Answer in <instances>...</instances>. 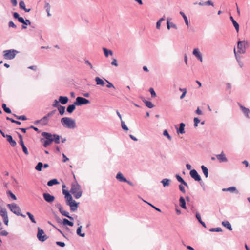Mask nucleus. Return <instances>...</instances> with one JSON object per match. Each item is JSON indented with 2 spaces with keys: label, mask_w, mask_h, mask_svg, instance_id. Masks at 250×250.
<instances>
[{
  "label": "nucleus",
  "mask_w": 250,
  "mask_h": 250,
  "mask_svg": "<svg viewBox=\"0 0 250 250\" xmlns=\"http://www.w3.org/2000/svg\"><path fill=\"white\" fill-rule=\"evenodd\" d=\"M70 192L76 199H79L82 196V190L81 187L76 181L72 183Z\"/></svg>",
  "instance_id": "nucleus-1"
},
{
  "label": "nucleus",
  "mask_w": 250,
  "mask_h": 250,
  "mask_svg": "<svg viewBox=\"0 0 250 250\" xmlns=\"http://www.w3.org/2000/svg\"><path fill=\"white\" fill-rule=\"evenodd\" d=\"M61 122L63 127L67 128L74 129L76 127L75 120L69 117H63L62 118Z\"/></svg>",
  "instance_id": "nucleus-2"
},
{
  "label": "nucleus",
  "mask_w": 250,
  "mask_h": 250,
  "mask_svg": "<svg viewBox=\"0 0 250 250\" xmlns=\"http://www.w3.org/2000/svg\"><path fill=\"white\" fill-rule=\"evenodd\" d=\"M247 42H245L239 41L237 44V52H236L235 48L234 49V52L237 60H238L237 53L243 54L245 52V45Z\"/></svg>",
  "instance_id": "nucleus-3"
},
{
  "label": "nucleus",
  "mask_w": 250,
  "mask_h": 250,
  "mask_svg": "<svg viewBox=\"0 0 250 250\" xmlns=\"http://www.w3.org/2000/svg\"><path fill=\"white\" fill-rule=\"evenodd\" d=\"M7 206L9 207L10 210L14 214L17 215L21 216L23 217H25L24 215H23L21 213V210L20 207L16 204H9L7 205Z\"/></svg>",
  "instance_id": "nucleus-4"
},
{
  "label": "nucleus",
  "mask_w": 250,
  "mask_h": 250,
  "mask_svg": "<svg viewBox=\"0 0 250 250\" xmlns=\"http://www.w3.org/2000/svg\"><path fill=\"white\" fill-rule=\"evenodd\" d=\"M42 135L45 138V140L43 141V146L47 147L52 142V134L47 132H43Z\"/></svg>",
  "instance_id": "nucleus-5"
},
{
  "label": "nucleus",
  "mask_w": 250,
  "mask_h": 250,
  "mask_svg": "<svg viewBox=\"0 0 250 250\" xmlns=\"http://www.w3.org/2000/svg\"><path fill=\"white\" fill-rule=\"evenodd\" d=\"M17 52L15 50H5L3 52V57L5 59L11 60L14 58L16 53Z\"/></svg>",
  "instance_id": "nucleus-6"
},
{
  "label": "nucleus",
  "mask_w": 250,
  "mask_h": 250,
  "mask_svg": "<svg viewBox=\"0 0 250 250\" xmlns=\"http://www.w3.org/2000/svg\"><path fill=\"white\" fill-rule=\"evenodd\" d=\"M37 237L38 240L41 242H44L48 238V237L45 234L44 231L39 227L38 228Z\"/></svg>",
  "instance_id": "nucleus-7"
},
{
  "label": "nucleus",
  "mask_w": 250,
  "mask_h": 250,
  "mask_svg": "<svg viewBox=\"0 0 250 250\" xmlns=\"http://www.w3.org/2000/svg\"><path fill=\"white\" fill-rule=\"evenodd\" d=\"M90 103L89 101L84 98L81 97H78L76 99L74 104L76 105H81L83 104H86Z\"/></svg>",
  "instance_id": "nucleus-8"
},
{
  "label": "nucleus",
  "mask_w": 250,
  "mask_h": 250,
  "mask_svg": "<svg viewBox=\"0 0 250 250\" xmlns=\"http://www.w3.org/2000/svg\"><path fill=\"white\" fill-rule=\"evenodd\" d=\"M66 201L67 204L70 206V209L72 211H75L77 210L78 207V204L76 203L75 200H73L72 197H71L70 200L67 199Z\"/></svg>",
  "instance_id": "nucleus-9"
},
{
  "label": "nucleus",
  "mask_w": 250,
  "mask_h": 250,
  "mask_svg": "<svg viewBox=\"0 0 250 250\" xmlns=\"http://www.w3.org/2000/svg\"><path fill=\"white\" fill-rule=\"evenodd\" d=\"M190 175L196 181H200L201 180L200 175L195 169H192L190 171Z\"/></svg>",
  "instance_id": "nucleus-10"
},
{
  "label": "nucleus",
  "mask_w": 250,
  "mask_h": 250,
  "mask_svg": "<svg viewBox=\"0 0 250 250\" xmlns=\"http://www.w3.org/2000/svg\"><path fill=\"white\" fill-rule=\"evenodd\" d=\"M43 197L44 200L48 203H52L55 200V197L48 193H43Z\"/></svg>",
  "instance_id": "nucleus-11"
},
{
  "label": "nucleus",
  "mask_w": 250,
  "mask_h": 250,
  "mask_svg": "<svg viewBox=\"0 0 250 250\" xmlns=\"http://www.w3.org/2000/svg\"><path fill=\"white\" fill-rule=\"evenodd\" d=\"M49 122V119L47 117H43L41 119L37 120L35 122V124H40L42 125H46Z\"/></svg>",
  "instance_id": "nucleus-12"
},
{
  "label": "nucleus",
  "mask_w": 250,
  "mask_h": 250,
  "mask_svg": "<svg viewBox=\"0 0 250 250\" xmlns=\"http://www.w3.org/2000/svg\"><path fill=\"white\" fill-rule=\"evenodd\" d=\"M60 213L63 216L69 218L71 220H73V218L69 215V212L64 210L63 207L60 206L59 208Z\"/></svg>",
  "instance_id": "nucleus-13"
},
{
  "label": "nucleus",
  "mask_w": 250,
  "mask_h": 250,
  "mask_svg": "<svg viewBox=\"0 0 250 250\" xmlns=\"http://www.w3.org/2000/svg\"><path fill=\"white\" fill-rule=\"evenodd\" d=\"M193 54L201 61V62H202V56L198 48H195L193 50Z\"/></svg>",
  "instance_id": "nucleus-14"
},
{
  "label": "nucleus",
  "mask_w": 250,
  "mask_h": 250,
  "mask_svg": "<svg viewBox=\"0 0 250 250\" xmlns=\"http://www.w3.org/2000/svg\"><path fill=\"white\" fill-rule=\"evenodd\" d=\"M116 178L120 181L125 182L127 183H129V181H127L126 178L124 177L123 175L121 172L118 173L116 175Z\"/></svg>",
  "instance_id": "nucleus-15"
},
{
  "label": "nucleus",
  "mask_w": 250,
  "mask_h": 250,
  "mask_svg": "<svg viewBox=\"0 0 250 250\" xmlns=\"http://www.w3.org/2000/svg\"><path fill=\"white\" fill-rule=\"evenodd\" d=\"M240 107L245 116L248 118H250V110L242 105H240Z\"/></svg>",
  "instance_id": "nucleus-16"
},
{
  "label": "nucleus",
  "mask_w": 250,
  "mask_h": 250,
  "mask_svg": "<svg viewBox=\"0 0 250 250\" xmlns=\"http://www.w3.org/2000/svg\"><path fill=\"white\" fill-rule=\"evenodd\" d=\"M5 137L7 138V141L10 143V145L12 146H16V143L14 140H13L12 137L11 135H6Z\"/></svg>",
  "instance_id": "nucleus-17"
},
{
  "label": "nucleus",
  "mask_w": 250,
  "mask_h": 250,
  "mask_svg": "<svg viewBox=\"0 0 250 250\" xmlns=\"http://www.w3.org/2000/svg\"><path fill=\"white\" fill-rule=\"evenodd\" d=\"M59 101L62 104H66L68 101V98L67 97L60 96L59 98Z\"/></svg>",
  "instance_id": "nucleus-18"
},
{
  "label": "nucleus",
  "mask_w": 250,
  "mask_h": 250,
  "mask_svg": "<svg viewBox=\"0 0 250 250\" xmlns=\"http://www.w3.org/2000/svg\"><path fill=\"white\" fill-rule=\"evenodd\" d=\"M222 224L223 226L227 228L228 229H229V230H232V229L231 227V226L230 224V223L228 221H223L222 222Z\"/></svg>",
  "instance_id": "nucleus-19"
},
{
  "label": "nucleus",
  "mask_w": 250,
  "mask_h": 250,
  "mask_svg": "<svg viewBox=\"0 0 250 250\" xmlns=\"http://www.w3.org/2000/svg\"><path fill=\"white\" fill-rule=\"evenodd\" d=\"M95 81L97 85L104 86L105 84L104 81L98 77L95 78Z\"/></svg>",
  "instance_id": "nucleus-20"
},
{
  "label": "nucleus",
  "mask_w": 250,
  "mask_h": 250,
  "mask_svg": "<svg viewBox=\"0 0 250 250\" xmlns=\"http://www.w3.org/2000/svg\"><path fill=\"white\" fill-rule=\"evenodd\" d=\"M62 193L65 195V198L66 200H67V199L70 200L71 199L72 196L70 194V193L68 190H66L65 189H63L62 190Z\"/></svg>",
  "instance_id": "nucleus-21"
},
{
  "label": "nucleus",
  "mask_w": 250,
  "mask_h": 250,
  "mask_svg": "<svg viewBox=\"0 0 250 250\" xmlns=\"http://www.w3.org/2000/svg\"><path fill=\"white\" fill-rule=\"evenodd\" d=\"M59 184L58 180L56 179H53L47 182V185L49 187L52 186L54 185Z\"/></svg>",
  "instance_id": "nucleus-22"
},
{
  "label": "nucleus",
  "mask_w": 250,
  "mask_h": 250,
  "mask_svg": "<svg viewBox=\"0 0 250 250\" xmlns=\"http://www.w3.org/2000/svg\"><path fill=\"white\" fill-rule=\"evenodd\" d=\"M179 201H180V206L182 208H183L184 209H186V202H185V200L184 198L183 197H181L180 198Z\"/></svg>",
  "instance_id": "nucleus-23"
},
{
  "label": "nucleus",
  "mask_w": 250,
  "mask_h": 250,
  "mask_svg": "<svg viewBox=\"0 0 250 250\" xmlns=\"http://www.w3.org/2000/svg\"><path fill=\"white\" fill-rule=\"evenodd\" d=\"M0 215L2 217V218L8 216L6 209L2 207L0 208Z\"/></svg>",
  "instance_id": "nucleus-24"
},
{
  "label": "nucleus",
  "mask_w": 250,
  "mask_h": 250,
  "mask_svg": "<svg viewBox=\"0 0 250 250\" xmlns=\"http://www.w3.org/2000/svg\"><path fill=\"white\" fill-rule=\"evenodd\" d=\"M75 108L76 107L75 104L70 105L67 108V111L69 113H71L73 112Z\"/></svg>",
  "instance_id": "nucleus-25"
},
{
  "label": "nucleus",
  "mask_w": 250,
  "mask_h": 250,
  "mask_svg": "<svg viewBox=\"0 0 250 250\" xmlns=\"http://www.w3.org/2000/svg\"><path fill=\"white\" fill-rule=\"evenodd\" d=\"M52 142L54 141L55 143L59 144L60 143V136L58 135H52Z\"/></svg>",
  "instance_id": "nucleus-26"
},
{
  "label": "nucleus",
  "mask_w": 250,
  "mask_h": 250,
  "mask_svg": "<svg viewBox=\"0 0 250 250\" xmlns=\"http://www.w3.org/2000/svg\"><path fill=\"white\" fill-rule=\"evenodd\" d=\"M176 177L179 182L182 183L184 185L186 186V187H188L187 183L186 182H185V181L181 176H180L179 175H176Z\"/></svg>",
  "instance_id": "nucleus-27"
},
{
  "label": "nucleus",
  "mask_w": 250,
  "mask_h": 250,
  "mask_svg": "<svg viewBox=\"0 0 250 250\" xmlns=\"http://www.w3.org/2000/svg\"><path fill=\"white\" fill-rule=\"evenodd\" d=\"M143 101L144 102L148 108H152L154 107V105L151 102L146 101L145 99L143 100Z\"/></svg>",
  "instance_id": "nucleus-28"
},
{
  "label": "nucleus",
  "mask_w": 250,
  "mask_h": 250,
  "mask_svg": "<svg viewBox=\"0 0 250 250\" xmlns=\"http://www.w3.org/2000/svg\"><path fill=\"white\" fill-rule=\"evenodd\" d=\"M201 169H202L203 172L204 173L205 177L206 178H207L208 177V168L204 165H202L201 166Z\"/></svg>",
  "instance_id": "nucleus-29"
},
{
  "label": "nucleus",
  "mask_w": 250,
  "mask_h": 250,
  "mask_svg": "<svg viewBox=\"0 0 250 250\" xmlns=\"http://www.w3.org/2000/svg\"><path fill=\"white\" fill-rule=\"evenodd\" d=\"M169 182L170 180L167 178L163 179L161 181L164 187L168 186L170 184Z\"/></svg>",
  "instance_id": "nucleus-30"
},
{
  "label": "nucleus",
  "mask_w": 250,
  "mask_h": 250,
  "mask_svg": "<svg viewBox=\"0 0 250 250\" xmlns=\"http://www.w3.org/2000/svg\"><path fill=\"white\" fill-rule=\"evenodd\" d=\"M63 224L64 225H68L70 226H73V223L69 221L68 219L64 218L63 219Z\"/></svg>",
  "instance_id": "nucleus-31"
},
{
  "label": "nucleus",
  "mask_w": 250,
  "mask_h": 250,
  "mask_svg": "<svg viewBox=\"0 0 250 250\" xmlns=\"http://www.w3.org/2000/svg\"><path fill=\"white\" fill-rule=\"evenodd\" d=\"M65 107L64 106H59L58 108V110L59 112V113L61 115H62L64 114V112H65Z\"/></svg>",
  "instance_id": "nucleus-32"
},
{
  "label": "nucleus",
  "mask_w": 250,
  "mask_h": 250,
  "mask_svg": "<svg viewBox=\"0 0 250 250\" xmlns=\"http://www.w3.org/2000/svg\"><path fill=\"white\" fill-rule=\"evenodd\" d=\"M185 125L184 123H182L180 124V127H179V130H178V132L181 133V134H183L185 133V131H184V127H185Z\"/></svg>",
  "instance_id": "nucleus-33"
},
{
  "label": "nucleus",
  "mask_w": 250,
  "mask_h": 250,
  "mask_svg": "<svg viewBox=\"0 0 250 250\" xmlns=\"http://www.w3.org/2000/svg\"><path fill=\"white\" fill-rule=\"evenodd\" d=\"M196 217L197 219H198V220L199 221V222L203 225V226H204L205 228H206V224L204 222H203L202 221L200 214L196 213Z\"/></svg>",
  "instance_id": "nucleus-34"
},
{
  "label": "nucleus",
  "mask_w": 250,
  "mask_h": 250,
  "mask_svg": "<svg viewBox=\"0 0 250 250\" xmlns=\"http://www.w3.org/2000/svg\"><path fill=\"white\" fill-rule=\"evenodd\" d=\"M2 107L4 111L7 113H11V110L6 106V104H3L2 105Z\"/></svg>",
  "instance_id": "nucleus-35"
},
{
  "label": "nucleus",
  "mask_w": 250,
  "mask_h": 250,
  "mask_svg": "<svg viewBox=\"0 0 250 250\" xmlns=\"http://www.w3.org/2000/svg\"><path fill=\"white\" fill-rule=\"evenodd\" d=\"M180 14L183 17V18H184V19L185 20V23L186 24V25L188 26L189 23H188V19L187 16L185 15V14L184 13V12H183L182 11L180 12Z\"/></svg>",
  "instance_id": "nucleus-36"
},
{
  "label": "nucleus",
  "mask_w": 250,
  "mask_h": 250,
  "mask_svg": "<svg viewBox=\"0 0 250 250\" xmlns=\"http://www.w3.org/2000/svg\"><path fill=\"white\" fill-rule=\"evenodd\" d=\"M13 115L14 116H15L16 118V119H17L18 120H27L26 117L24 115L18 116L15 114H13Z\"/></svg>",
  "instance_id": "nucleus-37"
},
{
  "label": "nucleus",
  "mask_w": 250,
  "mask_h": 250,
  "mask_svg": "<svg viewBox=\"0 0 250 250\" xmlns=\"http://www.w3.org/2000/svg\"><path fill=\"white\" fill-rule=\"evenodd\" d=\"M82 226H80L78 229H77V234L81 236V237H84L85 236V233H81V229H82Z\"/></svg>",
  "instance_id": "nucleus-38"
},
{
  "label": "nucleus",
  "mask_w": 250,
  "mask_h": 250,
  "mask_svg": "<svg viewBox=\"0 0 250 250\" xmlns=\"http://www.w3.org/2000/svg\"><path fill=\"white\" fill-rule=\"evenodd\" d=\"M43 167V164L42 162H39L35 167V169L38 171H41Z\"/></svg>",
  "instance_id": "nucleus-39"
},
{
  "label": "nucleus",
  "mask_w": 250,
  "mask_h": 250,
  "mask_svg": "<svg viewBox=\"0 0 250 250\" xmlns=\"http://www.w3.org/2000/svg\"><path fill=\"white\" fill-rule=\"evenodd\" d=\"M103 50L104 51V53L105 55L106 56V57H107L109 54H110L111 55H112L113 54V52L111 50H108L105 48H104Z\"/></svg>",
  "instance_id": "nucleus-40"
},
{
  "label": "nucleus",
  "mask_w": 250,
  "mask_h": 250,
  "mask_svg": "<svg viewBox=\"0 0 250 250\" xmlns=\"http://www.w3.org/2000/svg\"><path fill=\"white\" fill-rule=\"evenodd\" d=\"M45 8L47 12L48 16H50L51 15L50 14V5L48 3H46L45 5Z\"/></svg>",
  "instance_id": "nucleus-41"
},
{
  "label": "nucleus",
  "mask_w": 250,
  "mask_h": 250,
  "mask_svg": "<svg viewBox=\"0 0 250 250\" xmlns=\"http://www.w3.org/2000/svg\"><path fill=\"white\" fill-rule=\"evenodd\" d=\"M232 22L237 31V32L238 33L239 32V24L235 20H233V21H232Z\"/></svg>",
  "instance_id": "nucleus-42"
},
{
  "label": "nucleus",
  "mask_w": 250,
  "mask_h": 250,
  "mask_svg": "<svg viewBox=\"0 0 250 250\" xmlns=\"http://www.w3.org/2000/svg\"><path fill=\"white\" fill-rule=\"evenodd\" d=\"M27 215L28 216L29 218H30V219L31 220L32 222H33L34 223H36V222L34 219V216L31 213H30L29 212H27Z\"/></svg>",
  "instance_id": "nucleus-43"
},
{
  "label": "nucleus",
  "mask_w": 250,
  "mask_h": 250,
  "mask_svg": "<svg viewBox=\"0 0 250 250\" xmlns=\"http://www.w3.org/2000/svg\"><path fill=\"white\" fill-rule=\"evenodd\" d=\"M210 232H221L222 231V229L220 227L211 228L209 229Z\"/></svg>",
  "instance_id": "nucleus-44"
},
{
  "label": "nucleus",
  "mask_w": 250,
  "mask_h": 250,
  "mask_svg": "<svg viewBox=\"0 0 250 250\" xmlns=\"http://www.w3.org/2000/svg\"><path fill=\"white\" fill-rule=\"evenodd\" d=\"M235 190H236V188L234 187H231L229 188H228L223 189V191H227L234 192Z\"/></svg>",
  "instance_id": "nucleus-45"
},
{
  "label": "nucleus",
  "mask_w": 250,
  "mask_h": 250,
  "mask_svg": "<svg viewBox=\"0 0 250 250\" xmlns=\"http://www.w3.org/2000/svg\"><path fill=\"white\" fill-rule=\"evenodd\" d=\"M121 126H122V128L124 130L127 131L128 130V128L127 127V126L125 125V122L124 121H123L122 120H121Z\"/></svg>",
  "instance_id": "nucleus-46"
},
{
  "label": "nucleus",
  "mask_w": 250,
  "mask_h": 250,
  "mask_svg": "<svg viewBox=\"0 0 250 250\" xmlns=\"http://www.w3.org/2000/svg\"><path fill=\"white\" fill-rule=\"evenodd\" d=\"M217 160L219 163L225 162L227 161L226 157H217Z\"/></svg>",
  "instance_id": "nucleus-47"
},
{
  "label": "nucleus",
  "mask_w": 250,
  "mask_h": 250,
  "mask_svg": "<svg viewBox=\"0 0 250 250\" xmlns=\"http://www.w3.org/2000/svg\"><path fill=\"white\" fill-rule=\"evenodd\" d=\"M165 20V19L164 18H162L161 19H160L157 22V23H156V28L157 29H159L160 27V26H161V22Z\"/></svg>",
  "instance_id": "nucleus-48"
},
{
  "label": "nucleus",
  "mask_w": 250,
  "mask_h": 250,
  "mask_svg": "<svg viewBox=\"0 0 250 250\" xmlns=\"http://www.w3.org/2000/svg\"><path fill=\"white\" fill-rule=\"evenodd\" d=\"M6 119H7V120H9V121H11V122H12V123H16V124H18V125H21V123L20 122L18 121L14 120V119H12V118H9V117H6Z\"/></svg>",
  "instance_id": "nucleus-49"
},
{
  "label": "nucleus",
  "mask_w": 250,
  "mask_h": 250,
  "mask_svg": "<svg viewBox=\"0 0 250 250\" xmlns=\"http://www.w3.org/2000/svg\"><path fill=\"white\" fill-rule=\"evenodd\" d=\"M19 7L21 9L23 10L26 8L25 3L23 1L21 0L20 2Z\"/></svg>",
  "instance_id": "nucleus-50"
},
{
  "label": "nucleus",
  "mask_w": 250,
  "mask_h": 250,
  "mask_svg": "<svg viewBox=\"0 0 250 250\" xmlns=\"http://www.w3.org/2000/svg\"><path fill=\"white\" fill-rule=\"evenodd\" d=\"M7 194L8 195H9L14 200H16L17 199L16 198V197L15 196V195L13 193H12L10 191H7Z\"/></svg>",
  "instance_id": "nucleus-51"
},
{
  "label": "nucleus",
  "mask_w": 250,
  "mask_h": 250,
  "mask_svg": "<svg viewBox=\"0 0 250 250\" xmlns=\"http://www.w3.org/2000/svg\"><path fill=\"white\" fill-rule=\"evenodd\" d=\"M171 27L176 28V26L175 24H173V23H171V25H170L169 21L167 20V29H169Z\"/></svg>",
  "instance_id": "nucleus-52"
},
{
  "label": "nucleus",
  "mask_w": 250,
  "mask_h": 250,
  "mask_svg": "<svg viewBox=\"0 0 250 250\" xmlns=\"http://www.w3.org/2000/svg\"><path fill=\"white\" fill-rule=\"evenodd\" d=\"M163 135L164 136H166L167 137V138L169 140H171V136L169 135L167 131V130H165L163 132Z\"/></svg>",
  "instance_id": "nucleus-53"
},
{
  "label": "nucleus",
  "mask_w": 250,
  "mask_h": 250,
  "mask_svg": "<svg viewBox=\"0 0 250 250\" xmlns=\"http://www.w3.org/2000/svg\"><path fill=\"white\" fill-rule=\"evenodd\" d=\"M194 125L195 127H197L198 126V124L200 122V120L198 118H194Z\"/></svg>",
  "instance_id": "nucleus-54"
},
{
  "label": "nucleus",
  "mask_w": 250,
  "mask_h": 250,
  "mask_svg": "<svg viewBox=\"0 0 250 250\" xmlns=\"http://www.w3.org/2000/svg\"><path fill=\"white\" fill-rule=\"evenodd\" d=\"M19 139H20V144H21V146H24L22 136L21 135L19 134Z\"/></svg>",
  "instance_id": "nucleus-55"
},
{
  "label": "nucleus",
  "mask_w": 250,
  "mask_h": 250,
  "mask_svg": "<svg viewBox=\"0 0 250 250\" xmlns=\"http://www.w3.org/2000/svg\"><path fill=\"white\" fill-rule=\"evenodd\" d=\"M149 91L151 93V96L152 97H155L156 96V93L155 92L154 89L152 88H150L149 89Z\"/></svg>",
  "instance_id": "nucleus-56"
},
{
  "label": "nucleus",
  "mask_w": 250,
  "mask_h": 250,
  "mask_svg": "<svg viewBox=\"0 0 250 250\" xmlns=\"http://www.w3.org/2000/svg\"><path fill=\"white\" fill-rule=\"evenodd\" d=\"M59 102V101H58L57 100H55L54 101V104H53V106L54 107H56L58 108V107L59 106H61V105H60Z\"/></svg>",
  "instance_id": "nucleus-57"
},
{
  "label": "nucleus",
  "mask_w": 250,
  "mask_h": 250,
  "mask_svg": "<svg viewBox=\"0 0 250 250\" xmlns=\"http://www.w3.org/2000/svg\"><path fill=\"white\" fill-rule=\"evenodd\" d=\"M56 112V110H54L53 111H52L50 112H49L46 116H45V117H47L48 119H49V118L52 116H53L54 115V114L55 113V112Z\"/></svg>",
  "instance_id": "nucleus-58"
},
{
  "label": "nucleus",
  "mask_w": 250,
  "mask_h": 250,
  "mask_svg": "<svg viewBox=\"0 0 250 250\" xmlns=\"http://www.w3.org/2000/svg\"><path fill=\"white\" fill-rule=\"evenodd\" d=\"M8 25L9 27H12L14 28H16L17 27L16 25L12 21L9 22Z\"/></svg>",
  "instance_id": "nucleus-59"
},
{
  "label": "nucleus",
  "mask_w": 250,
  "mask_h": 250,
  "mask_svg": "<svg viewBox=\"0 0 250 250\" xmlns=\"http://www.w3.org/2000/svg\"><path fill=\"white\" fill-rule=\"evenodd\" d=\"M111 64L112 65H114V66H115L116 67L118 66V64L117 63V60L116 59H115V58L113 59V60H112V61L111 62Z\"/></svg>",
  "instance_id": "nucleus-60"
},
{
  "label": "nucleus",
  "mask_w": 250,
  "mask_h": 250,
  "mask_svg": "<svg viewBox=\"0 0 250 250\" xmlns=\"http://www.w3.org/2000/svg\"><path fill=\"white\" fill-rule=\"evenodd\" d=\"M105 81L107 83V85H106L107 87H108V88H113L115 89L114 86L110 82H109V81H108L106 80Z\"/></svg>",
  "instance_id": "nucleus-61"
},
{
  "label": "nucleus",
  "mask_w": 250,
  "mask_h": 250,
  "mask_svg": "<svg viewBox=\"0 0 250 250\" xmlns=\"http://www.w3.org/2000/svg\"><path fill=\"white\" fill-rule=\"evenodd\" d=\"M56 244L60 247H63L65 246V244L64 242L58 241L56 242Z\"/></svg>",
  "instance_id": "nucleus-62"
},
{
  "label": "nucleus",
  "mask_w": 250,
  "mask_h": 250,
  "mask_svg": "<svg viewBox=\"0 0 250 250\" xmlns=\"http://www.w3.org/2000/svg\"><path fill=\"white\" fill-rule=\"evenodd\" d=\"M3 222L4 223V224L6 225H8V222H9L8 216L5 217L3 218Z\"/></svg>",
  "instance_id": "nucleus-63"
},
{
  "label": "nucleus",
  "mask_w": 250,
  "mask_h": 250,
  "mask_svg": "<svg viewBox=\"0 0 250 250\" xmlns=\"http://www.w3.org/2000/svg\"><path fill=\"white\" fill-rule=\"evenodd\" d=\"M205 5H211L213 6V3L211 0H208L205 2Z\"/></svg>",
  "instance_id": "nucleus-64"
}]
</instances>
